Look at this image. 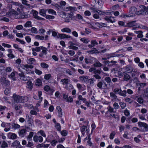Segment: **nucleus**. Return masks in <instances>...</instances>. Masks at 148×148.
Wrapping results in <instances>:
<instances>
[{
	"mask_svg": "<svg viewBox=\"0 0 148 148\" xmlns=\"http://www.w3.org/2000/svg\"><path fill=\"white\" fill-rule=\"evenodd\" d=\"M141 9L137 12L136 15L144 16L148 15V6L146 7L143 5L140 6Z\"/></svg>",
	"mask_w": 148,
	"mask_h": 148,
	"instance_id": "f257e3e1",
	"label": "nucleus"
},
{
	"mask_svg": "<svg viewBox=\"0 0 148 148\" xmlns=\"http://www.w3.org/2000/svg\"><path fill=\"white\" fill-rule=\"evenodd\" d=\"M137 9L134 6L131 7L130 8L129 10V16L130 17L135 16L136 14Z\"/></svg>",
	"mask_w": 148,
	"mask_h": 148,
	"instance_id": "f03ea898",
	"label": "nucleus"
},
{
	"mask_svg": "<svg viewBox=\"0 0 148 148\" xmlns=\"http://www.w3.org/2000/svg\"><path fill=\"white\" fill-rule=\"evenodd\" d=\"M125 72L127 73H130L133 72L135 73L136 72L135 70L134 69L133 67L131 65H128L125 67L124 68Z\"/></svg>",
	"mask_w": 148,
	"mask_h": 148,
	"instance_id": "7ed1b4c3",
	"label": "nucleus"
},
{
	"mask_svg": "<svg viewBox=\"0 0 148 148\" xmlns=\"http://www.w3.org/2000/svg\"><path fill=\"white\" fill-rule=\"evenodd\" d=\"M13 98L14 99V102L16 103H21V96L14 94L13 95Z\"/></svg>",
	"mask_w": 148,
	"mask_h": 148,
	"instance_id": "20e7f679",
	"label": "nucleus"
},
{
	"mask_svg": "<svg viewBox=\"0 0 148 148\" xmlns=\"http://www.w3.org/2000/svg\"><path fill=\"white\" fill-rule=\"evenodd\" d=\"M69 44L70 45L68 48L73 50H77L78 49L77 47L74 46V45H78V44L77 43H74L72 41H69Z\"/></svg>",
	"mask_w": 148,
	"mask_h": 148,
	"instance_id": "39448f33",
	"label": "nucleus"
},
{
	"mask_svg": "<svg viewBox=\"0 0 148 148\" xmlns=\"http://www.w3.org/2000/svg\"><path fill=\"white\" fill-rule=\"evenodd\" d=\"M33 139L34 141L36 143L38 141L40 143H42L43 140L42 137L40 136L35 135L34 136Z\"/></svg>",
	"mask_w": 148,
	"mask_h": 148,
	"instance_id": "423d86ee",
	"label": "nucleus"
},
{
	"mask_svg": "<svg viewBox=\"0 0 148 148\" xmlns=\"http://www.w3.org/2000/svg\"><path fill=\"white\" fill-rule=\"evenodd\" d=\"M13 12L15 15V18H23L25 17V15H20L19 13L14 10L13 11Z\"/></svg>",
	"mask_w": 148,
	"mask_h": 148,
	"instance_id": "0eeeda50",
	"label": "nucleus"
},
{
	"mask_svg": "<svg viewBox=\"0 0 148 148\" xmlns=\"http://www.w3.org/2000/svg\"><path fill=\"white\" fill-rule=\"evenodd\" d=\"M57 37L58 38H60V39H63L64 38H70L71 37V36L65 34H59L58 35Z\"/></svg>",
	"mask_w": 148,
	"mask_h": 148,
	"instance_id": "6e6552de",
	"label": "nucleus"
},
{
	"mask_svg": "<svg viewBox=\"0 0 148 148\" xmlns=\"http://www.w3.org/2000/svg\"><path fill=\"white\" fill-rule=\"evenodd\" d=\"M138 125L139 127H144L146 131H148V125L145 123L139 122Z\"/></svg>",
	"mask_w": 148,
	"mask_h": 148,
	"instance_id": "1a4fd4ad",
	"label": "nucleus"
},
{
	"mask_svg": "<svg viewBox=\"0 0 148 148\" xmlns=\"http://www.w3.org/2000/svg\"><path fill=\"white\" fill-rule=\"evenodd\" d=\"M114 18L112 16H106L104 18V19L108 21V22H111L113 23L115 22V20L114 19Z\"/></svg>",
	"mask_w": 148,
	"mask_h": 148,
	"instance_id": "9d476101",
	"label": "nucleus"
},
{
	"mask_svg": "<svg viewBox=\"0 0 148 148\" xmlns=\"http://www.w3.org/2000/svg\"><path fill=\"white\" fill-rule=\"evenodd\" d=\"M79 79L82 82L87 84L88 83V80L89 79L88 77L87 76H81L79 77Z\"/></svg>",
	"mask_w": 148,
	"mask_h": 148,
	"instance_id": "9b49d317",
	"label": "nucleus"
},
{
	"mask_svg": "<svg viewBox=\"0 0 148 148\" xmlns=\"http://www.w3.org/2000/svg\"><path fill=\"white\" fill-rule=\"evenodd\" d=\"M0 80L1 81L5 84V85H9L10 84L9 81L6 79V78L4 77H1Z\"/></svg>",
	"mask_w": 148,
	"mask_h": 148,
	"instance_id": "f8f14e48",
	"label": "nucleus"
},
{
	"mask_svg": "<svg viewBox=\"0 0 148 148\" xmlns=\"http://www.w3.org/2000/svg\"><path fill=\"white\" fill-rule=\"evenodd\" d=\"M8 137L9 138L12 139H14L17 137L16 134L10 132L8 134Z\"/></svg>",
	"mask_w": 148,
	"mask_h": 148,
	"instance_id": "ddd939ff",
	"label": "nucleus"
},
{
	"mask_svg": "<svg viewBox=\"0 0 148 148\" xmlns=\"http://www.w3.org/2000/svg\"><path fill=\"white\" fill-rule=\"evenodd\" d=\"M56 109L58 114V116L61 117L62 116V110L60 106H58L56 107Z\"/></svg>",
	"mask_w": 148,
	"mask_h": 148,
	"instance_id": "4468645a",
	"label": "nucleus"
},
{
	"mask_svg": "<svg viewBox=\"0 0 148 148\" xmlns=\"http://www.w3.org/2000/svg\"><path fill=\"white\" fill-rule=\"evenodd\" d=\"M44 90L47 91H49L51 93H52L54 91V90L52 88H51L50 86L48 85L45 86L44 87Z\"/></svg>",
	"mask_w": 148,
	"mask_h": 148,
	"instance_id": "2eb2a0df",
	"label": "nucleus"
},
{
	"mask_svg": "<svg viewBox=\"0 0 148 148\" xmlns=\"http://www.w3.org/2000/svg\"><path fill=\"white\" fill-rule=\"evenodd\" d=\"M87 52L90 54H92L95 53H99V52L95 48H93V49L92 50L88 51Z\"/></svg>",
	"mask_w": 148,
	"mask_h": 148,
	"instance_id": "dca6fc26",
	"label": "nucleus"
},
{
	"mask_svg": "<svg viewBox=\"0 0 148 148\" xmlns=\"http://www.w3.org/2000/svg\"><path fill=\"white\" fill-rule=\"evenodd\" d=\"M38 13L37 12L35 11L33 14V15L34 16V18L38 19V20H44L45 19L43 18L40 17L37 15Z\"/></svg>",
	"mask_w": 148,
	"mask_h": 148,
	"instance_id": "f3484780",
	"label": "nucleus"
},
{
	"mask_svg": "<svg viewBox=\"0 0 148 148\" xmlns=\"http://www.w3.org/2000/svg\"><path fill=\"white\" fill-rule=\"evenodd\" d=\"M26 130L25 129H23L21 130L19 132V135L22 137H23L24 135L26 134Z\"/></svg>",
	"mask_w": 148,
	"mask_h": 148,
	"instance_id": "a211bd4d",
	"label": "nucleus"
},
{
	"mask_svg": "<svg viewBox=\"0 0 148 148\" xmlns=\"http://www.w3.org/2000/svg\"><path fill=\"white\" fill-rule=\"evenodd\" d=\"M136 22V21H134L130 22L127 23V26L131 27H132L133 26H136V24L135 23Z\"/></svg>",
	"mask_w": 148,
	"mask_h": 148,
	"instance_id": "6ab92c4d",
	"label": "nucleus"
},
{
	"mask_svg": "<svg viewBox=\"0 0 148 148\" xmlns=\"http://www.w3.org/2000/svg\"><path fill=\"white\" fill-rule=\"evenodd\" d=\"M135 33L138 34L137 37L138 38H142L143 37L142 34L143 32L141 31H135Z\"/></svg>",
	"mask_w": 148,
	"mask_h": 148,
	"instance_id": "aec40b11",
	"label": "nucleus"
},
{
	"mask_svg": "<svg viewBox=\"0 0 148 148\" xmlns=\"http://www.w3.org/2000/svg\"><path fill=\"white\" fill-rule=\"evenodd\" d=\"M65 10L66 11H69L76 10L77 8L75 7L69 6L66 8Z\"/></svg>",
	"mask_w": 148,
	"mask_h": 148,
	"instance_id": "412c9836",
	"label": "nucleus"
},
{
	"mask_svg": "<svg viewBox=\"0 0 148 148\" xmlns=\"http://www.w3.org/2000/svg\"><path fill=\"white\" fill-rule=\"evenodd\" d=\"M90 135H88L87 137L85 138L84 140H88L87 141L88 144L90 146H91L92 145V143L90 141Z\"/></svg>",
	"mask_w": 148,
	"mask_h": 148,
	"instance_id": "4be33fe9",
	"label": "nucleus"
},
{
	"mask_svg": "<svg viewBox=\"0 0 148 148\" xmlns=\"http://www.w3.org/2000/svg\"><path fill=\"white\" fill-rule=\"evenodd\" d=\"M20 145V143L19 141L16 140L11 145V146L13 147H17Z\"/></svg>",
	"mask_w": 148,
	"mask_h": 148,
	"instance_id": "5701e85b",
	"label": "nucleus"
},
{
	"mask_svg": "<svg viewBox=\"0 0 148 148\" xmlns=\"http://www.w3.org/2000/svg\"><path fill=\"white\" fill-rule=\"evenodd\" d=\"M46 11L44 9H42L40 10V14L43 16H46Z\"/></svg>",
	"mask_w": 148,
	"mask_h": 148,
	"instance_id": "b1692460",
	"label": "nucleus"
},
{
	"mask_svg": "<svg viewBox=\"0 0 148 148\" xmlns=\"http://www.w3.org/2000/svg\"><path fill=\"white\" fill-rule=\"evenodd\" d=\"M24 26L25 27H32V26L31 22L29 21L26 22Z\"/></svg>",
	"mask_w": 148,
	"mask_h": 148,
	"instance_id": "393cba45",
	"label": "nucleus"
},
{
	"mask_svg": "<svg viewBox=\"0 0 148 148\" xmlns=\"http://www.w3.org/2000/svg\"><path fill=\"white\" fill-rule=\"evenodd\" d=\"M87 127L86 126H85L84 125H83L82 127H81V131L82 133V135L84 136V134L85 133V131L86 129H87Z\"/></svg>",
	"mask_w": 148,
	"mask_h": 148,
	"instance_id": "a878e982",
	"label": "nucleus"
},
{
	"mask_svg": "<svg viewBox=\"0 0 148 148\" xmlns=\"http://www.w3.org/2000/svg\"><path fill=\"white\" fill-rule=\"evenodd\" d=\"M14 108L16 111L18 110H21L22 109V106L20 104H16L14 106Z\"/></svg>",
	"mask_w": 148,
	"mask_h": 148,
	"instance_id": "bb28decb",
	"label": "nucleus"
},
{
	"mask_svg": "<svg viewBox=\"0 0 148 148\" xmlns=\"http://www.w3.org/2000/svg\"><path fill=\"white\" fill-rule=\"evenodd\" d=\"M8 144L6 142L3 141L2 142L1 147L2 148H5L8 147Z\"/></svg>",
	"mask_w": 148,
	"mask_h": 148,
	"instance_id": "cd10ccee",
	"label": "nucleus"
},
{
	"mask_svg": "<svg viewBox=\"0 0 148 148\" xmlns=\"http://www.w3.org/2000/svg\"><path fill=\"white\" fill-rule=\"evenodd\" d=\"M61 31L63 32H66L67 33H70L71 31V29L68 28H64L61 29Z\"/></svg>",
	"mask_w": 148,
	"mask_h": 148,
	"instance_id": "c85d7f7f",
	"label": "nucleus"
},
{
	"mask_svg": "<svg viewBox=\"0 0 148 148\" xmlns=\"http://www.w3.org/2000/svg\"><path fill=\"white\" fill-rule=\"evenodd\" d=\"M15 73L12 72L11 73L10 75H9V77L11 78L12 80L15 81L16 80L15 77Z\"/></svg>",
	"mask_w": 148,
	"mask_h": 148,
	"instance_id": "c756f323",
	"label": "nucleus"
},
{
	"mask_svg": "<svg viewBox=\"0 0 148 148\" xmlns=\"http://www.w3.org/2000/svg\"><path fill=\"white\" fill-rule=\"evenodd\" d=\"M34 135V133L33 132H30L28 136L27 137V139L28 140H32V138Z\"/></svg>",
	"mask_w": 148,
	"mask_h": 148,
	"instance_id": "7c9ffc66",
	"label": "nucleus"
},
{
	"mask_svg": "<svg viewBox=\"0 0 148 148\" xmlns=\"http://www.w3.org/2000/svg\"><path fill=\"white\" fill-rule=\"evenodd\" d=\"M34 66L32 65H29L28 64L25 65L24 66L23 69L25 70L26 71L27 70V69L30 68L32 69L33 68Z\"/></svg>",
	"mask_w": 148,
	"mask_h": 148,
	"instance_id": "2f4dec72",
	"label": "nucleus"
},
{
	"mask_svg": "<svg viewBox=\"0 0 148 148\" xmlns=\"http://www.w3.org/2000/svg\"><path fill=\"white\" fill-rule=\"evenodd\" d=\"M27 87L29 89H32V83L31 81H29L27 82Z\"/></svg>",
	"mask_w": 148,
	"mask_h": 148,
	"instance_id": "473e14b6",
	"label": "nucleus"
},
{
	"mask_svg": "<svg viewBox=\"0 0 148 148\" xmlns=\"http://www.w3.org/2000/svg\"><path fill=\"white\" fill-rule=\"evenodd\" d=\"M34 145V144L32 140H28L27 144L26 146L28 147H31Z\"/></svg>",
	"mask_w": 148,
	"mask_h": 148,
	"instance_id": "72a5a7b5",
	"label": "nucleus"
},
{
	"mask_svg": "<svg viewBox=\"0 0 148 148\" xmlns=\"http://www.w3.org/2000/svg\"><path fill=\"white\" fill-rule=\"evenodd\" d=\"M110 96L111 98H112L113 99H116L117 98V96L115 95L113 92H111L110 93Z\"/></svg>",
	"mask_w": 148,
	"mask_h": 148,
	"instance_id": "f704fd0d",
	"label": "nucleus"
},
{
	"mask_svg": "<svg viewBox=\"0 0 148 148\" xmlns=\"http://www.w3.org/2000/svg\"><path fill=\"white\" fill-rule=\"evenodd\" d=\"M126 93L127 92L125 90L122 91L121 90V91L120 92L119 95L123 97H125L126 96Z\"/></svg>",
	"mask_w": 148,
	"mask_h": 148,
	"instance_id": "c9c22d12",
	"label": "nucleus"
},
{
	"mask_svg": "<svg viewBox=\"0 0 148 148\" xmlns=\"http://www.w3.org/2000/svg\"><path fill=\"white\" fill-rule=\"evenodd\" d=\"M130 78V76L127 74H125L124 76V80L125 81H127Z\"/></svg>",
	"mask_w": 148,
	"mask_h": 148,
	"instance_id": "e433bc0d",
	"label": "nucleus"
},
{
	"mask_svg": "<svg viewBox=\"0 0 148 148\" xmlns=\"http://www.w3.org/2000/svg\"><path fill=\"white\" fill-rule=\"evenodd\" d=\"M12 127L14 129L19 128L20 127V126L19 125L14 123H12Z\"/></svg>",
	"mask_w": 148,
	"mask_h": 148,
	"instance_id": "4c0bfd02",
	"label": "nucleus"
},
{
	"mask_svg": "<svg viewBox=\"0 0 148 148\" xmlns=\"http://www.w3.org/2000/svg\"><path fill=\"white\" fill-rule=\"evenodd\" d=\"M38 134H40L43 137H45L46 136L45 134L44 131L42 130H40L37 132Z\"/></svg>",
	"mask_w": 148,
	"mask_h": 148,
	"instance_id": "58836bf2",
	"label": "nucleus"
},
{
	"mask_svg": "<svg viewBox=\"0 0 148 148\" xmlns=\"http://www.w3.org/2000/svg\"><path fill=\"white\" fill-rule=\"evenodd\" d=\"M32 33L35 34H37L38 33V31L37 29L34 27H32L30 29Z\"/></svg>",
	"mask_w": 148,
	"mask_h": 148,
	"instance_id": "ea45409f",
	"label": "nucleus"
},
{
	"mask_svg": "<svg viewBox=\"0 0 148 148\" xmlns=\"http://www.w3.org/2000/svg\"><path fill=\"white\" fill-rule=\"evenodd\" d=\"M76 19L83 20V17L82 16L79 14H77L76 16H75Z\"/></svg>",
	"mask_w": 148,
	"mask_h": 148,
	"instance_id": "a19ab883",
	"label": "nucleus"
},
{
	"mask_svg": "<svg viewBox=\"0 0 148 148\" xmlns=\"http://www.w3.org/2000/svg\"><path fill=\"white\" fill-rule=\"evenodd\" d=\"M42 84L41 81L39 79H38L36 80L35 84L37 86H39L41 85Z\"/></svg>",
	"mask_w": 148,
	"mask_h": 148,
	"instance_id": "79ce46f5",
	"label": "nucleus"
},
{
	"mask_svg": "<svg viewBox=\"0 0 148 148\" xmlns=\"http://www.w3.org/2000/svg\"><path fill=\"white\" fill-rule=\"evenodd\" d=\"M61 82H62L63 85L67 84L68 83V79H64L61 80Z\"/></svg>",
	"mask_w": 148,
	"mask_h": 148,
	"instance_id": "37998d69",
	"label": "nucleus"
},
{
	"mask_svg": "<svg viewBox=\"0 0 148 148\" xmlns=\"http://www.w3.org/2000/svg\"><path fill=\"white\" fill-rule=\"evenodd\" d=\"M119 105L121 106L122 109H124L126 107V103L123 102H120L119 103Z\"/></svg>",
	"mask_w": 148,
	"mask_h": 148,
	"instance_id": "c03bdc74",
	"label": "nucleus"
},
{
	"mask_svg": "<svg viewBox=\"0 0 148 148\" xmlns=\"http://www.w3.org/2000/svg\"><path fill=\"white\" fill-rule=\"evenodd\" d=\"M40 66L44 68L47 69L49 67V65L47 64L44 62L41 63L40 64Z\"/></svg>",
	"mask_w": 148,
	"mask_h": 148,
	"instance_id": "a18cd8bd",
	"label": "nucleus"
},
{
	"mask_svg": "<svg viewBox=\"0 0 148 148\" xmlns=\"http://www.w3.org/2000/svg\"><path fill=\"white\" fill-rule=\"evenodd\" d=\"M28 100V98L26 96H22L21 103L25 102L27 101Z\"/></svg>",
	"mask_w": 148,
	"mask_h": 148,
	"instance_id": "49530a36",
	"label": "nucleus"
},
{
	"mask_svg": "<svg viewBox=\"0 0 148 148\" xmlns=\"http://www.w3.org/2000/svg\"><path fill=\"white\" fill-rule=\"evenodd\" d=\"M27 1L26 0H22V3L23 4L28 6L30 8V5L27 3Z\"/></svg>",
	"mask_w": 148,
	"mask_h": 148,
	"instance_id": "de8ad7c7",
	"label": "nucleus"
},
{
	"mask_svg": "<svg viewBox=\"0 0 148 148\" xmlns=\"http://www.w3.org/2000/svg\"><path fill=\"white\" fill-rule=\"evenodd\" d=\"M61 134L63 136H66L67 135V131L65 130H62L61 132Z\"/></svg>",
	"mask_w": 148,
	"mask_h": 148,
	"instance_id": "09e8293b",
	"label": "nucleus"
},
{
	"mask_svg": "<svg viewBox=\"0 0 148 148\" xmlns=\"http://www.w3.org/2000/svg\"><path fill=\"white\" fill-rule=\"evenodd\" d=\"M121 91V89L117 88H114L113 90V92L115 93L116 94L118 93L119 94H120V92Z\"/></svg>",
	"mask_w": 148,
	"mask_h": 148,
	"instance_id": "8fccbe9b",
	"label": "nucleus"
},
{
	"mask_svg": "<svg viewBox=\"0 0 148 148\" xmlns=\"http://www.w3.org/2000/svg\"><path fill=\"white\" fill-rule=\"evenodd\" d=\"M48 12L49 14H52L56 15V12L53 10L52 9H49L48 10Z\"/></svg>",
	"mask_w": 148,
	"mask_h": 148,
	"instance_id": "3c124183",
	"label": "nucleus"
},
{
	"mask_svg": "<svg viewBox=\"0 0 148 148\" xmlns=\"http://www.w3.org/2000/svg\"><path fill=\"white\" fill-rule=\"evenodd\" d=\"M44 37L42 36H40L39 35H37L35 36V38L36 39L40 40H43L44 39Z\"/></svg>",
	"mask_w": 148,
	"mask_h": 148,
	"instance_id": "603ef678",
	"label": "nucleus"
},
{
	"mask_svg": "<svg viewBox=\"0 0 148 148\" xmlns=\"http://www.w3.org/2000/svg\"><path fill=\"white\" fill-rule=\"evenodd\" d=\"M55 127L57 129V130L59 131H60L61 130V126L60 124L59 123L56 124V125L55 126Z\"/></svg>",
	"mask_w": 148,
	"mask_h": 148,
	"instance_id": "864d4df0",
	"label": "nucleus"
},
{
	"mask_svg": "<svg viewBox=\"0 0 148 148\" xmlns=\"http://www.w3.org/2000/svg\"><path fill=\"white\" fill-rule=\"evenodd\" d=\"M94 65L95 67H99L101 66L102 64L99 62L97 61L94 64Z\"/></svg>",
	"mask_w": 148,
	"mask_h": 148,
	"instance_id": "5fc2aeb1",
	"label": "nucleus"
},
{
	"mask_svg": "<svg viewBox=\"0 0 148 148\" xmlns=\"http://www.w3.org/2000/svg\"><path fill=\"white\" fill-rule=\"evenodd\" d=\"M51 77V75L50 74H46L45 75L44 78L47 80L49 79Z\"/></svg>",
	"mask_w": 148,
	"mask_h": 148,
	"instance_id": "6e6d98bb",
	"label": "nucleus"
},
{
	"mask_svg": "<svg viewBox=\"0 0 148 148\" xmlns=\"http://www.w3.org/2000/svg\"><path fill=\"white\" fill-rule=\"evenodd\" d=\"M113 107L115 109H117L119 108V106L117 103L115 102L113 104Z\"/></svg>",
	"mask_w": 148,
	"mask_h": 148,
	"instance_id": "4d7b16f0",
	"label": "nucleus"
},
{
	"mask_svg": "<svg viewBox=\"0 0 148 148\" xmlns=\"http://www.w3.org/2000/svg\"><path fill=\"white\" fill-rule=\"evenodd\" d=\"M80 40L85 43H87L89 42L88 39L85 38H81L80 39Z\"/></svg>",
	"mask_w": 148,
	"mask_h": 148,
	"instance_id": "13d9d810",
	"label": "nucleus"
},
{
	"mask_svg": "<svg viewBox=\"0 0 148 148\" xmlns=\"http://www.w3.org/2000/svg\"><path fill=\"white\" fill-rule=\"evenodd\" d=\"M137 101L139 103L142 104L143 103V99L141 97H139L138 98Z\"/></svg>",
	"mask_w": 148,
	"mask_h": 148,
	"instance_id": "bf43d9fd",
	"label": "nucleus"
},
{
	"mask_svg": "<svg viewBox=\"0 0 148 148\" xmlns=\"http://www.w3.org/2000/svg\"><path fill=\"white\" fill-rule=\"evenodd\" d=\"M108 111L109 112H115L116 111H114V108H112L111 106H109L108 108Z\"/></svg>",
	"mask_w": 148,
	"mask_h": 148,
	"instance_id": "052dcab7",
	"label": "nucleus"
},
{
	"mask_svg": "<svg viewBox=\"0 0 148 148\" xmlns=\"http://www.w3.org/2000/svg\"><path fill=\"white\" fill-rule=\"evenodd\" d=\"M104 80L108 83H109L111 82V79L108 77H106Z\"/></svg>",
	"mask_w": 148,
	"mask_h": 148,
	"instance_id": "680f3d73",
	"label": "nucleus"
},
{
	"mask_svg": "<svg viewBox=\"0 0 148 148\" xmlns=\"http://www.w3.org/2000/svg\"><path fill=\"white\" fill-rule=\"evenodd\" d=\"M115 134V133L114 132H112L110 134V138L111 139H113L114 136Z\"/></svg>",
	"mask_w": 148,
	"mask_h": 148,
	"instance_id": "e2e57ef3",
	"label": "nucleus"
},
{
	"mask_svg": "<svg viewBox=\"0 0 148 148\" xmlns=\"http://www.w3.org/2000/svg\"><path fill=\"white\" fill-rule=\"evenodd\" d=\"M46 18L48 19H53L55 18V17L51 15H46Z\"/></svg>",
	"mask_w": 148,
	"mask_h": 148,
	"instance_id": "0e129e2a",
	"label": "nucleus"
},
{
	"mask_svg": "<svg viewBox=\"0 0 148 148\" xmlns=\"http://www.w3.org/2000/svg\"><path fill=\"white\" fill-rule=\"evenodd\" d=\"M78 99L79 100L82 101L83 102H85L86 99L84 98H83L82 95H79L78 96Z\"/></svg>",
	"mask_w": 148,
	"mask_h": 148,
	"instance_id": "69168bd1",
	"label": "nucleus"
},
{
	"mask_svg": "<svg viewBox=\"0 0 148 148\" xmlns=\"http://www.w3.org/2000/svg\"><path fill=\"white\" fill-rule=\"evenodd\" d=\"M91 43L94 47L95 46V45H97L98 44V43L95 40H91Z\"/></svg>",
	"mask_w": 148,
	"mask_h": 148,
	"instance_id": "338daca9",
	"label": "nucleus"
},
{
	"mask_svg": "<svg viewBox=\"0 0 148 148\" xmlns=\"http://www.w3.org/2000/svg\"><path fill=\"white\" fill-rule=\"evenodd\" d=\"M103 85V83L101 82H100L98 83L97 84V86L100 89H101L102 88V86Z\"/></svg>",
	"mask_w": 148,
	"mask_h": 148,
	"instance_id": "774afa93",
	"label": "nucleus"
}]
</instances>
